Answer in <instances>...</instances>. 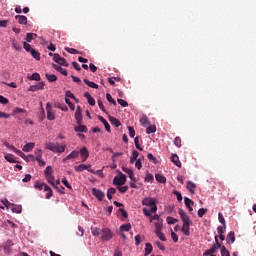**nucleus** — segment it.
Returning <instances> with one entry per match:
<instances>
[{
	"label": "nucleus",
	"instance_id": "obj_1",
	"mask_svg": "<svg viewBox=\"0 0 256 256\" xmlns=\"http://www.w3.org/2000/svg\"><path fill=\"white\" fill-rule=\"evenodd\" d=\"M142 205H145L142 211L146 217L152 218V213L158 211L157 199L155 197H144L142 199Z\"/></svg>",
	"mask_w": 256,
	"mask_h": 256
},
{
	"label": "nucleus",
	"instance_id": "obj_2",
	"mask_svg": "<svg viewBox=\"0 0 256 256\" xmlns=\"http://www.w3.org/2000/svg\"><path fill=\"white\" fill-rule=\"evenodd\" d=\"M178 213L183 221L182 232L184 235H190V226L193 224L191 217H189L184 209H179Z\"/></svg>",
	"mask_w": 256,
	"mask_h": 256
},
{
	"label": "nucleus",
	"instance_id": "obj_3",
	"mask_svg": "<svg viewBox=\"0 0 256 256\" xmlns=\"http://www.w3.org/2000/svg\"><path fill=\"white\" fill-rule=\"evenodd\" d=\"M45 149H49V151H53V153H64L66 145H59V143L49 142L46 143Z\"/></svg>",
	"mask_w": 256,
	"mask_h": 256
},
{
	"label": "nucleus",
	"instance_id": "obj_4",
	"mask_svg": "<svg viewBox=\"0 0 256 256\" xmlns=\"http://www.w3.org/2000/svg\"><path fill=\"white\" fill-rule=\"evenodd\" d=\"M101 239L102 241H109L113 237V233L111 229H108V227H105L104 229H101Z\"/></svg>",
	"mask_w": 256,
	"mask_h": 256
},
{
	"label": "nucleus",
	"instance_id": "obj_5",
	"mask_svg": "<svg viewBox=\"0 0 256 256\" xmlns=\"http://www.w3.org/2000/svg\"><path fill=\"white\" fill-rule=\"evenodd\" d=\"M127 181L126 175L124 173H120L119 177H114L113 183L114 185H117L118 187H122Z\"/></svg>",
	"mask_w": 256,
	"mask_h": 256
},
{
	"label": "nucleus",
	"instance_id": "obj_6",
	"mask_svg": "<svg viewBox=\"0 0 256 256\" xmlns=\"http://www.w3.org/2000/svg\"><path fill=\"white\" fill-rule=\"evenodd\" d=\"M53 61L55 63H58V65H62L63 67H69L68 61H66V59L61 57V55H59L58 53L53 55Z\"/></svg>",
	"mask_w": 256,
	"mask_h": 256
},
{
	"label": "nucleus",
	"instance_id": "obj_7",
	"mask_svg": "<svg viewBox=\"0 0 256 256\" xmlns=\"http://www.w3.org/2000/svg\"><path fill=\"white\" fill-rule=\"evenodd\" d=\"M35 159L39 163L41 167L46 165L45 161H43V151L42 149H35Z\"/></svg>",
	"mask_w": 256,
	"mask_h": 256
},
{
	"label": "nucleus",
	"instance_id": "obj_8",
	"mask_svg": "<svg viewBox=\"0 0 256 256\" xmlns=\"http://www.w3.org/2000/svg\"><path fill=\"white\" fill-rule=\"evenodd\" d=\"M4 145L8 149H11V151H14V153L19 155L20 157H22V158L26 157L25 153L23 151H21V149H17V147H15L14 145H10V143H8L7 141H5Z\"/></svg>",
	"mask_w": 256,
	"mask_h": 256
},
{
	"label": "nucleus",
	"instance_id": "obj_9",
	"mask_svg": "<svg viewBox=\"0 0 256 256\" xmlns=\"http://www.w3.org/2000/svg\"><path fill=\"white\" fill-rule=\"evenodd\" d=\"M46 112H47V119H48L49 121H55L56 115H55V113L52 111L51 103H47V104H46Z\"/></svg>",
	"mask_w": 256,
	"mask_h": 256
},
{
	"label": "nucleus",
	"instance_id": "obj_10",
	"mask_svg": "<svg viewBox=\"0 0 256 256\" xmlns=\"http://www.w3.org/2000/svg\"><path fill=\"white\" fill-rule=\"evenodd\" d=\"M92 193L95 197H97V199L99 201H103L104 197H105V193L103 191H101V189H96V187H94L92 189Z\"/></svg>",
	"mask_w": 256,
	"mask_h": 256
},
{
	"label": "nucleus",
	"instance_id": "obj_11",
	"mask_svg": "<svg viewBox=\"0 0 256 256\" xmlns=\"http://www.w3.org/2000/svg\"><path fill=\"white\" fill-rule=\"evenodd\" d=\"M15 19L18 21L19 25H27L28 23V17H26L25 14H16Z\"/></svg>",
	"mask_w": 256,
	"mask_h": 256
},
{
	"label": "nucleus",
	"instance_id": "obj_12",
	"mask_svg": "<svg viewBox=\"0 0 256 256\" xmlns=\"http://www.w3.org/2000/svg\"><path fill=\"white\" fill-rule=\"evenodd\" d=\"M75 119L77 121L78 126L79 124L83 123L82 109L80 106L77 107V110L75 112Z\"/></svg>",
	"mask_w": 256,
	"mask_h": 256
},
{
	"label": "nucleus",
	"instance_id": "obj_13",
	"mask_svg": "<svg viewBox=\"0 0 256 256\" xmlns=\"http://www.w3.org/2000/svg\"><path fill=\"white\" fill-rule=\"evenodd\" d=\"M45 87V83L43 81H40L39 83H37V85H30V87L28 88V91H40L43 90Z\"/></svg>",
	"mask_w": 256,
	"mask_h": 256
},
{
	"label": "nucleus",
	"instance_id": "obj_14",
	"mask_svg": "<svg viewBox=\"0 0 256 256\" xmlns=\"http://www.w3.org/2000/svg\"><path fill=\"white\" fill-rule=\"evenodd\" d=\"M80 154H81V158H82L83 163H84V161H87V159L90 155L87 147H82V149H80Z\"/></svg>",
	"mask_w": 256,
	"mask_h": 256
},
{
	"label": "nucleus",
	"instance_id": "obj_15",
	"mask_svg": "<svg viewBox=\"0 0 256 256\" xmlns=\"http://www.w3.org/2000/svg\"><path fill=\"white\" fill-rule=\"evenodd\" d=\"M171 161L172 163H174V165H176L177 167H182V163L179 159V155H177L176 153H172L171 155Z\"/></svg>",
	"mask_w": 256,
	"mask_h": 256
},
{
	"label": "nucleus",
	"instance_id": "obj_16",
	"mask_svg": "<svg viewBox=\"0 0 256 256\" xmlns=\"http://www.w3.org/2000/svg\"><path fill=\"white\" fill-rule=\"evenodd\" d=\"M184 203L190 212L194 211L193 209L194 201H192V199H190L189 197H184Z\"/></svg>",
	"mask_w": 256,
	"mask_h": 256
},
{
	"label": "nucleus",
	"instance_id": "obj_17",
	"mask_svg": "<svg viewBox=\"0 0 256 256\" xmlns=\"http://www.w3.org/2000/svg\"><path fill=\"white\" fill-rule=\"evenodd\" d=\"M221 247V243H219V237L215 235V243L211 247V254L215 253L217 249Z\"/></svg>",
	"mask_w": 256,
	"mask_h": 256
},
{
	"label": "nucleus",
	"instance_id": "obj_18",
	"mask_svg": "<svg viewBox=\"0 0 256 256\" xmlns=\"http://www.w3.org/2000/svg\"><path fill=\"white\" fill-rule=\"evenodd\" d=\"M44 191H46V199H51V197H53V189H51V187L46 183H44Z\"/></svg>",
	"mask_w": 256,
	"mask_h": 256
},
{
	"label": "nucleus",
	"instance_id": "obj_19",
	"mask_svg": "<svg viewBox=\"0 0 256 256\" xmlns=\"http://www.w3.org/2000/svg\"><path fill=\"white\" fill-rule=\"evenodd\" d=\"M98 119L101 121V123H103L106 131H108L110 133L111 131V127H110V123H108L107 119H105L104 117H102L101 115H99Z\"/></svg>",
	"mask_w": 256,
	"mask_h": 256
},
{
	"label": "nucleus",
	"instance_id": "obj_20",
	"mask_svg": "<svg viewBox=\"0 0 256 256\" xmlns=\"http://www.w3.org/2000/svg\"><path fill=\"white\" fill-rule=\"evenodd\" d=\"M53 68L56 70V71H59V73H61L62 75H64L65 77H67L68 75V71L67 69H63V67H61V65H53Z\"/></svg>",
	"mask_w": 256,
	"mask_h": 256
},
{
	"label": "nucleus",
	"instance_id": "obj_21",
	"mask_svg": "<svg viewBox=\"0 0 256 256\" xmlns=\"http://www.w3.org/2000/svg\"><path fill=\"white\" fill-rule=\"evenodd\" d=\"M161 229H163V223L160 220H158V222L155 223V233L158 238L160 236Z\"/></svg>",
	"mask_w": 256,
	"mask_h": 256
},
{
	"label": "nucleus",
	"instance_id": "obj_22",
	"mask_svg": "<svg viewBox=\"0 0 256 256\" xmlns=\"http://www.w3.org/2000/svg\"><path fill=\"white\" fill-rule=\"evenodd\" d=\"M109 121L112 125H114V127H120L121 125V121L116 117H112L111 115H109Z\"/></svg>",
	"mask_w": 256,
	"mask_h": 256
},
{
	"label": "nucleus",
	"instance_id": "obj_23",
	"mask_svg": "<svg viewBox=\"0 0 256 256\" xmlns=\"http://www.w3.org/2000/svg\"><path fill=\"white\" fill-rule=\"evenodd\" d=\"M75 131L77 133H87L88 129H87L86 125H82V123H80L78 125V127H75Z\"/></svg>",
	"mask_w": 256,
	"mask_h": 256
},
{
	"label": "nucleus",
	"instance_id": "obj_24",
	"mask_svg": "<svg viewBox=\"0 0 256 256\" xmlns=\"http://www.w3.org/2000/svg\"><path fill=\"white\" fill-rule=\"evenodd\" d=\"M196 187H197V185L193 181H188L187 182V189L190 191V193L194 194Z\"/></svg>",
	"mask_w": 256,
	"mask_h": 256
},
{
	"label": "nucleus",
	"instance_id": "obj_25",
	"mask_svg": "<svg viewBox=\"0 0 256 256\" xmlns=\"http://www.w3.org/2000/svg\"><path fill=\"white\" fill-rule=\"evenodd\" d=\"M140 123L141 125H143V127H147V125H150V121L147 115H142V117H140Z\"/></svg>",
	"mask_w": 256,
	"mask_h": 256
},
{
	"label": "nucleus",
	"instance_id": "obj_26",
	"mask_svg": "<svg viewBox=\"0 0 256 256\" xmlns=\"http://www.w3.org/2000/svg\"><path fill=\"white\" fill-rule=\"evenodd\" d=\"M84 83L92 89H99V85H97V83H94L93 81H89V79H84Z\"/></svg>",
	"mask_w": 256,
	"mask_h": 256
},
{
	"label": "nucleus",
	"instance_id": "obj_27",
	"mask_svg": "<svg viewBox=\"0 0 256 256\" xmlns=\"http://www.w3.org/2000/svg\"><path fill=\"white\" fill-rule=\"evenodd\" d=\"M155 179H156V181H158L159 183H166V181H167L165 175H162L161 173H157V174L155 175Z\"/></svg>",
	"mask_w": 256,
	"mask_h": 256
},
{
	"label": "nucleus",
	"instance_id": "obj_28",
	"mask_svg": "<svg viewBox=\"0 0 256 256\" xmlns=\"http://www.w3.org/2000/svg\"><path fill=\"white\" fill-rule=\"evenodd\" d=\"M35 147V143H26V145H24L23 147V151H25L26 153H29V151H32Z\"/></svg>",
	"mask_w": 256,
	"mask_h": 256
},
{
	"label": "nucleus",
	"instance_id": "obj_29",
	"mask_svg": "<svg viewBox=\"0 0 256 256\" xmlns=\"http://www.w3.org/2000/svg\"><path fill=\"white\" fill-rule=\"evenodd\" d=\"M137 157H139V151L134 149V151H132V155L130 157V163H135V161L137 162Z\"/></svg>",
	"mask_w": 256,
	"mask_h": 256
},
{
	"label": "nucleus",
	"instance_id": "obj_30",
	"mask_svg": "<svg viewBox=\"0 0 256 256\" xmlns=\"http://www.w3.org/2000/svg\"><path fill=\"white\" fill-rule=\"evenodd\" d=\"M226 239H227V242H228V243H234V241H235V239H236L234 231H230V232L228 233Z\"/></svg>",
	"mask_w": 256,
	"mask_h": 256
},
{
	"label": "nucleus",
	"instance_id": "obj_31",
	"mask_svg": "<svg viewBox=\"0 0 256 256\" xmlns=\"http://www.w3.org/2000/svg\"><path fill=\"white\" fill-rule=\"evenodd\" d=\"M35 39H37V34L36 33H27L26 41L28 43H31V41H34Z\"/></svg>",
	"mask_w": 256,
	"mask_h": 256
},
{
	"label": "nucleus",
	"instance_id": "obj_32",
	"mask_svg": "<svg viewBox=\"0 0 256 256\" xmlns=\"http://www.w3.org/2000/svg\"><path fill=\"white\" fill-rule=\"evenodd\" d=\"M31 55L36 61H40L41 59V53L39 51H36V49H31Z\"/></svg>",
	"mask_w": 256,
	"mask_h": 256
},
{
	"label": "nucleus",
	"instance_id": "obj_33",
	"mask_svg": "<svg viewBox=\"0 0 256 256\" xmlns=\"http://www.w3.org/2000/svg\"><path fill=\"white\" fill-rule=\"evenodd\" d=\"M153 251V245L152 243H146L145 244V256L150 255Z\"/></svg>",
	"mask_w": 256,
	"mask_h": 256
},
{
	"label": "nucleus",
	"instance_id": "obj_34",
	"mask_svg": "<svg viewBox=\"0 0 256 256\" xmlns=\"http://www.w3.org/2000/svg\"><path fill=\"white\" fill-rule=\"evenodd\" d=\"M156 131H157L156 125H150V122H149V127L146 128L147 135H150L151 133H156Z\"/></svg>",
	"mask_w": 256,
	"mask_h": 256
},
{
	"label": "nucleus",
	"instance_id": "obj_35",
	"mask_svg": "<svg viewBox=\"0 0 256 256\" xmlns=\"http://www.w3.org/2000/svg\"><path fill=\"white\" fill-rule=\"evenodd\" d=\"M12 47L15 49V51H22V45L18 43L15 39L12 40Z\"/></svg>",
	"mask_w": 256,
	"mask_h": 256
},
{
	"label": "nucleus",
	"instance_id": "obj_36",
	"mask_svg": "<svg viewBox=\"0 0 256 256\" xmlns=\"http://www.w3.org/2000/svg\"><path fill=\"white\" fill-rule=\"evenodd\" d=\"M45 77H46V79H48V81L50 83H55V81H57V79H58L57 75H51L49 73H46Z\"/></svg>",
	"mask_w": 256,
	"mask_h": 256
},
{
	"label": "nucleus",
	"instance_id": "obj_37",
	"mask_svg": "<svg viewBox=\"0 0 256 256\" xmlns=\"http://www.w3.org/2000/svg\"><path fill=\"white\" fill-rule=\"evenodd\" d=\"M85 169H89V167H87V165H85V163L83 161L80 165L75 166V171H77V172L84 171Z\"/></svg>",
	"mask_w": 256,
	"mask_h": 256
},
{
	"label": "nucleus",
	"instance_id": "obj_38",
	"mask_svg": "<svg viewBox=\"0 0 256 256\" xmlns=\"http://www.w3.org/2000/svg\"><path fill=\"white\" fill-rule=\"evenodd\" d=\"M91 231H92V234L95 237H98L99 235H102V229H100L99 227H92Z\"/></svg>",
	"mask_w": 256,
	"mask_h": 256
},
{
	"label": "nucleus",
	"instance_id": "obj_39",
	"mask_svg": "<svg viewBox=\"0 0 256 256\" xmlns=\"http://www.w3.org/2000/svg\"><path fill=\"white\" fill-rule=\"evenodd\" d=\"M51 173H53V167H51V165H48L45 169V177L47 181H49V175H51Z\"/></svg>",
	"mask_w": 256,
	"mask_h": 256
},
{
	"label": "nucleus",
	"instance_id": "obj_40",
	"mask_svg": "<svg viewBox=\"0 0 256 256\" xmlns=\"http://www.w3.org/2000/svg\"><path fill=\"white\" fill-rule=\"evenodd\" d=\"M116 189L115 187H110L107 191V197L108 199H112L113 195H115Z\"/></svg>",
	"mask_w": 256,
	"mask_h": 256
},
{
	"label": "nucleus",
	"instance_id": "obj_41",
	"mask_svg": "<svg viewBox=\"0 0 256 256\" xmlns=\"http://www.w3.org/2000/svg\"><path fill=\"white\" fill-rule=\"evenodd\" d=\"M166 221L169 225H173L175 223H178L179 219H176L175 217L168 216L166 218Z\"/></svg>",
	"mask_w": 256,
	"mask_h": 256
},
{
	"label": "nucleus",
	"instance_id": "obj_42",
	"mask_svg": "<svg viewBox=\"0 0 256 256\" xmlns=\"http://www.w3.org/2000/svg\"><path fill=\"white\" fill-rule=\"evenodd\" d=\"M76 157H79V151H72L67 155L66 159H76Z\"/></svg>",
	"mask_w": 256,
	"mask_h": 256
},
{
	"label": "nucleus",
	"instance_id": "obj_43",
	"mask_svg": "<svg viewBox=\"0 0 256 256\" xmlns=\"http://www.w3.org/2000/svg\"><path fill=\"white\" fill-rule=\"evenodd\" d=\"M65 51L67 53H70L71 55H79V51L77 49H71L70 47H65Z\"/></svg>",
	"mask_w": 256,
	"mask_h": 256
},
{
	"label": "nucleus",
	"instance_id": "obj_44",
	"mask_svg": "<svg viewBox=\"0 0 256 256\" xmlns=\"http://www.w3.org/2000/svg\"><path fill=\"white\" fill-rule=\"evenodd\" d=\"M131 228H132L131 223H126L120 226V231H130Z\"/></svg>",
	"mask_w": 256,
	"mask_h": 256
},
{
	"label": "nucleus",
	"instance_id": "obj_45",
	"mask_svg": "<svg viewBox=\"0 0 256 256\" xmlns=\"http://www.w3.org/2000/svg\"><path fill=\"white\" fill-rule=\"evenodd\" d=\"M218 219H219L220 223H222L224 229H226V221H225V217H224L223 213H218Z\"/></svg>",
	"mask_w": 256,
	"mask_h": 256
},
{
	"label": "nucleus",
	"instance_id": "obj_46",
	"mask_svg": "<svg viewBox=\"0 0 256 256\" xmlns=\"http://www.w3.org/2000/svg\"><path fill=\"white\" fill-rule=\"evenodd\" d=\"M34 187H35L36 189H39L40 191H41L42 189L45 190V183H40V181H36V182L34 183Z\"/></svg>",
	"mask_w": 256,
	"mask_h": 256
},
{
	"label": "nucleus",
	"instance_id": "obj_47",
	"mask_svg": "<svg viewBox=\"0 0 256 256\" xmlns=\"http://www.w3.org/2000/svg\"><path fill=\"white\" fill-rule=\"evenodd\" d=\"M31 81H41V75L39 73H33L30 77Z\"/></svg>",
	"mask_w": 256,
	"mask_h": 256
},
{
	"label": "nucleus",
	"instance_id": "obj_48",
	"mask_svg": "<svg viewBox=\"0 0 256 256\" xmlns=\"http://www.w3.org/2000/svg\"><path fill=\"white\" fill-rule=\"evenodd\" d=\"M106 99L109 103H111L112 105H117L115 99H113L112 95L110 93H107L106 95Z\"/></svg>",
	"mask_w": 256,
	"mask_h": 256
},
{
	"label": "nucleus",
	"instance_id": "obj_49",
	"mask_svg": "<svg viewBox=\"0 0 256 256\" xmlns=\"http://www.w3.org/2000/svg\"><path fill=\"white\" fill-rule=\"evenodd\" d=\"M221 255L222 256H230L229 250L227 249V247H225V245H222V247H221Z\"/></svg>",
	"mask_w": 256,
	"mask_h": 256
},
{
	"label": "nucleus",
	"instance_id": "obj_50",
	"mask_svg": "<svg viewBox=\"0 0 256 256\" xmlns=\"http://www.w3.org/2000/svg\"><path fill=\"white\" fill-rule=\"evenodd\" d=\"M134 144L136 146V149H138L139 151H143V147H141V145L139 143V137L134 138Z\"/></svg>",
	"mask_w": 256,
	"mask_h": 256
},
{
	"label": "nucleus",
	"instance_id": "obj_51",
	"mask_svg": "<svg viewBox=\"0 0 256 256\" xmlns=\"http://www.w3.org/2000/svg\"><path fill=\"white\" fill-rule=\"evenodd\" d=\"M65 103L69 106V108H70L72 111H75V105H74V103H72V101H70V99H68V98L65 97Z\"/></svg>",
	"mask_w": 256,
	"mask_h": 256
},
{
	"label": "nucleus",
	"instance_id": "obj_52",
	"mask_svg": "<svg viewBox=\"0 0 256 256\" xmlns=\"http://www.w3.org/2000/svg\"><path fill=\"white\" fill-rule=\"evenodd\" d=\"M48 49H49V51H52V53H50L49 55H50V57H53V59H54V55H55V51H56L55 45H53V44L48 45Z\"/></svg>",
	"mask_w": 256,
	"mask_h": 256
},
{
	"label": "nucleus",
	"instance_id": "obj_53",
	"mask_svg": "<svg viewBox=\"0 0 256 256\" xmlns=\"http://www.w3.org/2000/svg\"><path fill=\"white\" fill-rule=\"evenodd\" d=\"M174 145H175L176 147H182V139H181V137H175V139H174Z\"/></svg>",
	"mask_w": 256,
	"mask_h": 256
},
{
	"label": "nucleus",
	"instance_id": "obj_54",
	"mask_svg": "<svg viewBox=\"0 0 256 256\" xmlns=\"http://www.w3.org/2000/svg\"><path fill=\"white\" fill-rule=\"evenodd\" d=\"M173 194L176 195L178 201L180 202L182 201L183 195L180 191H177L176 189H174Z\"/></svg>",
	"mask_w": 256,
	"mask_h": 256
},
{
	"label": "nucleus",
	"instance_id": "obj_55",
	"mask_svg": "<svg viewBox=\"0 0 256 256\" xmlns=\"http://www.w3.org/2000/svg\"><path fill=\"white\" fill-rule=\"evenodd\" d=\"M48 183H50V185H52L54 187L55 177H54L53 173H50V175H48Z\"/></svg>",
	"mask_w": 256,
	"mask_h": 256
},
{
	"label": "nucleus",
	"instance_id": "obj_56",
	"mask_svg": "<svg viewBox=\"0 0 256 256\" xmlns=\"http://www.w3.org/2000/svg\"><path fill=\"white\" fill-rule=\"evenodd\" d=\"M128 189L129 187L128 185H125V183L124 185H121V187H118V191H120V193H127Z\"/></svg>",
	"mask_w": 256,
	"mask_h": 256
},
{
	"label": "nucleus",
	"instance_id": "obj_57",
	"mask_svg": "<svg viewBox=\"0 0 256 256\" xmlns=\"http://www.w3.org/2000/svg\"><path fill=\"white\" fill-rule=\"evenodd\" d=\"M108 81H109V83H110V85H115V81H121V79H120V77H110L109 79H108Z\"/></svg>",
	"mask_w": 256,
	"mask_h": 256
},
{
	"label": "nucleus",
	"instance_id": "obj_58",
	"mask_svg": "<svg viewBox=\"0 0 256 256\" xmlns=\"http://www.w3.org/2000/svg\"><path fill=\"white\" fill-rule=\"evenodd\" d=\"M147 157L150 161H153V163H158V159L153 155V153H148Z\"/></svg>",
	"mask_w": 256,
	"mask_h": 256
},
{
	"label": "nucleus",
	"instance_id": "obj_59",
	"mask_svg": "<svg viewBox=\"0 0 256 256\" xmlns=\"http://www.w3.org/2000/svg\"><path fill=\"white\" fill-rule=\"evenodd\" d=\"M208 209H205L204 207H201L198 210V217H203V215H205V213H207Z\"/></svg>",
	"mask_w": 256,
	"mask_h": 256
},
{
	"label": "nucleus",
	"instance_id": "obj_60",
	"mask_svg": "<svg viewBox=\"0 0 256 256\" xmlns=\"http://www.w3.org/2000/svg\"><path fill=\"white\" fill-rule=\"evenodd\" d=\"M128 131H129L130 137H131V138H134L135 135H136V131H135L134 127H131V126L128 127Z\"/></svg>",
	"mask_w": 256,
	"mask_h": 256
},
{
	"label": "nucleus",
	"instance_id": "obj_61",
	"mask_svg": "<svg viewBox=\"0 0 256 256\" xmlns=\"http://www.w3.org/2000/svg\"><path fill=\"white\" fill-rule=\"evenodd\" d=\"M0 103H2V105H7L9 103V99L3 95H0Z\"/></svg>",
	"mask_w": 256,
	"mask_h": 256
},
{
	"label": "nucleus",
	"instance_id": "obj_62",
	"mask_svg": "<svg viewBox=\"0 0 256 256\" xmlns=\"http://www.w3.org/2000/svg\"><path fill=\"white\" fill-rule=\"evenodd\" d=\"M118 104L121 105V107H128L129 105V103L124 99H118Z\"/></svg>",
	"mask_w": 256,
	"mask_h": 256
},
{
	"label": "nucleus",
	"instance_id": "obj_63",
	"mask_svg": "<svg viewBox=\"0 0 256 256\" xmlns=\"http://www.w3.org/2000/svg\"><path fill=\"white\" fill-rule=\"evenodd\" d=\"M23 47H24L25 51H27V53H31L32 49H31V45H29L28 41H27V43H23Z\"/></svg>",
	"mask_w": 256,
	"mask_h": 256
},
{
	"label": "nucleus",
	"instance_id": "obj_64",
	"mask_svg": "<svg viewBox=\"0 0 256 256\" xmlns=\"http://www.w3.org/2000/svg\"><path fill=\"white\" fill-rule=\"evenodd\" d=\"M65 97L67 99H76L74 93H71V91H66Z\"/></svg>",
	"mask_w": 256,
	"mask_h": 256
}]
</instances>
